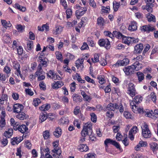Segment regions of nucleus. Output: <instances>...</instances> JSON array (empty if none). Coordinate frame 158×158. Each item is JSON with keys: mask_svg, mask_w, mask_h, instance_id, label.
<instances>
[{"mask_svg": "<svg viewBox=\"0 0 158 158\" xmlns=\"http://www.w3.org/2000/svg\"><path fill=\"white\" fill-rule=\"evenodd\" d=\"M17 50L18 53L19 55H21L23 52V48L21 46H19L18 48H17Z\"/></svg>", "mask_w": 158, "mask_h": 158, "instance_id": "59", "label": "nucleus"}, {"mask_svg": "<svg viewBox=\"0 0 158 158\" xmlns=\"http://www.w3.org/2000/svg\"><path fill=\"white\" fill-rule=\"evenodd\" d=\"M129 60L127 58L124 59L123 60L118 61L117 63L114 65L115 66L117 65L118 66L120 65L122 66H125L129 64Z\"/></svg>", "mask_w": 158, "mask_h": 158, "instance_id": "14", "label": "nucleus"}, {"mask_svg": "<svg viewBox=\"0 0 158 158\" xmlns=\"http://www.w3.org/2000/svg\"><path fill=\"white\" fill-rule=\"evenodd\" d=\"M91 120L94 123H96L97 121V116L94 113H92L90 114Z\"/></svg>", "mask_w": 158, "mask_h": 158, "instance_id": "45", "label": "nucleus"}, {"mask_svg": "<svg viewBox=\"0 0 158 158\" xmlns=\"http://www.w3.org/2000/svg\"><path fill=\"white\" fill-rule=\"evenodd\" d=\"M146 17L147 18L149 22L152 21L155 22L156 21V18L154 15L150 13H148Z\"/></svg>", "mask_w": 158, "mask_h": 158, "instance_id": "25", "label": "nucleus"}, {"mask_svg": "<svg viewBox=\"0 0 158 158\" xmlns=\"http://www.w3.org/2000/svg\"><path fill=\"white\" fill-rule=\"evenodd\" d=\"M72 97L73 101L76 102H81L82 101L81 97L76 94H74L72 96Z\"/></svg>", "mask_w": 158, "mask_h": 158, "instance_id": "24", "label": "nucleus"}, {"mask_svg": "<svg viewBox=\"0 0 158 158\" xmlns=\"http://www.w3.org/2000/svg\"><path fill=\"white\" fill-rule=\"evenodd\" d=\"M41 101L40 99L38 98H35L33 102V104L35 106H37L40 103Z\"/></svg>", "mask_w": 158, "mask_h": 158, "instance_id": "43", "label": "nucleus"}, {"mask_svg": "<svg viewBox=\"0 0 158 158\" xmlns=\"http://www.w3.org/2000/svg\"><path fill=\"white\" fill-rule=\"evenodd\" d=\"M137 130H138L137 127H133L129 131V134L130 135L131 134H135L137 132Z\"/></svg>", "mask_w": 158, "mask_h": 158, "instance_id": "46", "label": "nucleus"}, {"mask_svg": "<svg viewBox=\"0 0 158 158\" xmlns=\"http://www.w3.org/2000/svg\"><path fill=\"white\" fill-rule=\"evenodd\" d=\"M16 115V117L20 120H23L28 118V115L23 112H20Z\"/></svg>", "mask_w": 158, "mask_h": 158, "instance_id": "17", "label": "nucleus"}, {"mask_svg": "<svg viewBox=\"0 0 158 158\" xmlns=\"http://www.w3.org/2000/svg\"><path fill=\"white\" fill-rule=\"evenodd\" d=\"M56 29L52 31L53 34L57 35L60 34L63 30V28L60 26H57L56 27Z\"/></svg>", "mask_w": 158, "mask_h": 158, "instance_id": "26", "label": "nucleus"}, {"mask_svg": "<svg viewBox=\"0 0 158 158\" xmlns=\"http://www.w3.org/2000/svg\"><path fill=\"white\" fill-rule=\"evenodd\" d=\"M92 133V124L88 122L85 124L81 132L82 136L85 137L86 135L90 136Z\"/></svg>", "mask_w": 158, "mask_h": 158, "instance_id": "1", "label": "nucleus"}, {"mask_svg": "<svg viewBox=\"0 0 158 158\" xmlns=\"http://www.w3.org/2000/svg\"><path fill=\"white\" fill-rule=\"evenodd\" d=\"M45 73L42 70L41 64H39L38 66V70L35 73L36 75L38 76V80L41 81L44 79L45 76H44Z\"/></svg>", "mask_w": 158, "mask_h": 158, "instance_id": "5", "label": "nucleus"}, {"mask_svg": "<svg viewBox=\"0 0 158 158\" xmlns=\"http://www.w3.org/2000/svg\"><path fill=\"white\" fill-rule=\"evenodd\" d=\"M113 8L114 9V11H117L119 8V7L120 6L119 3H118L117 2H116L115 4L113 2Z\"/></svg>", "mask_w": 158, "mask_h": 158, "instance_id": "49", "label": "nucleus"}, {"mask_svg": "<svg viewBox=\"0 0 158 158\" xmlns=\"http://www.w3.org/2000/svg\"><path fill=\"white\" fill-rule=\"evenodd\" d=\"M13 66L14 68L16 69V72L15 73L17 74L18 76V74H19L20 76L22 78L23 77V75L21 74L20 71V64L18 62L15 63H14Z\"/></svg>", "mask_w": 158, "mask_h": 158, "instance_id": "16", "label": "nucleus"}, {"mask_svg": "<svg viewBox=\"0 0 158 158\" xmlns=\"http://www.w3.org/2000/svg\"><path fill=\"white\" fill-rule=\"evenodd\" d=\"M134 69L132 65L125 67L123 69L125 74L127 75L133 74L134 72Z\"/></svg>", "mask_w": 158, "mask_h": 158, "instance_id": "11", "label": "nucleus"}, {"mask_svg": "<svg viewBox=\"0 0 158 158\" xmlns=\"http://www.w3.org/2000/svg\"><path fill=\"white\" fill-rule=\"evenodd\" d=\"M85 80H86L87 82H89L91 83L92 84L95 83V81L93 79H91L89 76H85Z\"/></svg>", "mask_w": 158, "mask_h": 158, "instance_id": "50", "label": "nucleus"}, {"mask_svg": "<svg viewBox=\"0 0 158 158\" xmlns=\"http://www.w3.org/2000/svg\"><path fill=\"white\" fill-rule=\"evenodd\" d=\"M138 79L139 81H141L144 79V74L140 72H138L136 73Z\"/></svg>", "mask_w": 158, "mask_h": 158, "instance_id": "33", "label": "nucleus"}, {"mask_svg": "<svg viewBox=\"0 0 158 158\" xmlns=\"http://www.w3.org/2000/svg\"><path fill=\"white\" fill-rule=\"evenodd\" d=\"M151 3H147L146 5L143 6L142 8L143 10H147L149 12H152L153 10L152 7L153 5H151Z\"/></svg>", "mask_w": 158, "mask_h": 158, "instance_id": "19", "label": "nucleus"}, {"mask_svg": "<svg viewBox=\"0 0 158 158\" xmlns=\"http://www.w3.org/2000/svg\"><path fill=\"white\" fill-rule=\"evenodd\" d=\"M25 91L27 94L30 96H32L34 94L33 92L31 90L29 89H26Z\"/></svg>", "mask_w": 158, "mask_h": 158, "instance_id": "58", "label": "nucleus"}, {"mask_svg": "<svg viewBox=\"0 0 158 158\" xmlns=\"http://www.w3.org/2000/svg\"><path fill=\"white\" fill-rule=\"evenodd\" d=\"M110 144L115 146L117 148L120 149L119 144L115 140H113L110 139H106L104 141V144L106 147L108 146V144Z\"/></svg>", "mask_w": 158, "mask_h": 158, "instance_id": "6", "label": "nucleus"}, {"mask_svg": "<svg viewBox=\"0 0 158 158\" xmlns=\"http://www.w3.org/2000/svg\"><path fill=\"white\" fill-rule=\"evenodd\" d=\"M106 108L109 110L114 111L115 109H118L121 113L123 112L124 111L123 106L121 103L118 105L116 103H110L107 105Z\"/></svg>", "mask_w": 158, "mask_h": 158, "instance_id": "2", "label": "nucleus"}, {"mask_svg": "<svg viewBox=\"0 0 158 158\" xmlns=\"http://www.w3.org/2000/svg\"><path fill=\"white\" fill-rule=\"evenodd\" d=\"M52 152L56 154L59 157H60L61 153V150L59 147H58V148H54L52 151Z\"/></svg>", "mask_w": 158, "mask_h": 158, "instance_id": "34", "label": "nucleus"}, {"mask_svg": "<svg viewBox=\"0 0 158 158\" xmlns=\"http://www.w3.org/2000/svg\"><path fill=\"white\" fill-rule=\"evenodd\" d=\"M43 135L44 139H48L50 137V132L48 130H46L43 132Z\"/></svg>", "mask_w": 158, "mask_h": 158, "instance_id": "36", "label": "nucleus"}, {"mask_svg": "<svg viewBox=\"0 0 158 158\" xmlns=\"http://www.w3.org/2000/svg\"><path fill=\"white\" fill-rule=\"evenodd\" d=\"M124 116L127 118H131L132 116L128 112L124 111Z\"/></svg>", "mask_w": 158, "mask_h": 158, "instance_id": "54", "label": "nucleus"}, {"mask_svg": "<svg viewBox=\"0 0 158 158\" xmlns=\"http://www.w3.org/2000/svg\"><path fill=\"white\" fill-rule=\"evenodd\" d=\"M3 70L7 74L9 73L11 71L10 68L6 66L4 67Z\"/></svg>", "mask_w": 158, "mask_h": 158, "instance_id": "63", "label": "nucleus"}, {"mask_svg": "<svg viewBox=\"0 0 158 158\" xmlns=\"http://www.w3.org/2000/svg\"><path fill=\"white\" fill-rule=\"evenodd\" d=\"M23 107L22 104L17 103L14 105L13 110L14 112L18 113L21 112L23 110Z\"/></svg>", "mask_w": 158, "mask_h": 158, "instance_id": "9", "label": "nucleus"}, {"mask_svg": "<svg viewBox=\"0 0 158 158\" xmlns=\"http://www.w3.org/2000/svg\"><path fill=\"white\" fill-rule=\"evenodd\" d=\"M137 29V26L136 23L135 22H132L131 24L129 25L128 29L131 31H134Z\"/></svg>", "mask_w": 158, "mask_h": 158, "instance_id": "22", "label": "nucleus"}, {"mask_svg": "<svg viewBox=\"0 0 158 158\" xmlns=\"http://www.w3.org/2000/svg\"><path fill=\"white\" fill-rule=\"evenodd\" d=\"M123 41L125 44L129 45L131 42L134 43H136V42H138V39L135 40H134V38L130 37H126L123 36Z\"/></svg>", "mask_w": 158, "mask_h": 158, "instance_id": "8", "label": "nucleus"}, {"mask_svg": "<svg viewBox=\"0 0 158 158\" xmlns=\"http://www.w3.org/2000/svg\"><path fill=\"white\" fill-rule=\"evenodd\" d=\"M7 99V96L6 94H3L0 97V104H3L5 101Z\"/></svg>", "mask_w": 158, "mask_h": 158, "instance_id": "37", "label": "nucleus"}, {"mask_svg": "<svg viewBox=\"0 0 158 158\" xmlns=\"http://www.w3.org/2000/svg\"><path fill=\"white\" fill-rule=\"evenodd\" d=\"M97 24L100 26H103L104 25V20L102 18L99 17L97 19Z\"/></svg>", "mask_w": 158, "mask_h": 158, "instance_id": "41", "label": "nucleus"}, {"mask_svg": "<svg viewBox=\"0 0 158 158\" xmlns=\"http://www.w3.org/2000/svg\"><path fill=\"white\" fill-rule=\"evenodd\" d=\"M81 112L80 109V107L77 106L74 109L73 111L74 114L75 115H77Z\"/></svg>", "mask_w": 158, "mask_h": 158, "instance_id": "51", "label": "nucleus"}, {"mask_svg": "<svg viewBox=\"0 0 158 158\" xmlns=\"http://www.w3.org/2000/svg\"><path fill=\"white\" fill-rule=\"evenodd\" d=\"M64 85L63 82L62 81H54L52 84V86L53 89H57L60 88Z\"/></svg>", "mask_w": 158, "mask_h": 158, "instance_id": "12", "label": "nucleus"}, {"mask_svg": "<svg viewBox=\"0 0 158 158\" xmlns=\"http://www.w3.org/2000/svg\"><path fill=\"white\" fill-rule=\"evenodd\" d=\"M98 44L100 46H105L106 49L109 48L110 47V42L107 39L99 40Z\"/></svg>", "mask_w": 158, "mask_h": 158, "instance_id": "7", "label": "nucleus"}, {"mask_svg": "<svg viewBox=\"0 0 158 158\" xmlns=\"http://www.w3.org/2000/svg\"><path fill=\"white\" fill-rule=\"evenodd\" d=\"M0 124L1 125H0V127L2 128L4 127L6 124L4 118H2V117H1V118Z\"/></svg>", "mask_w": 158, "mask_h": 158, "instance_id": "52", "label": "nucleus"}, {"mask_svg": "<svg viewBox=\"0 0 158 158\" xmlns=\"http://www.w3.org/2000/svg\"><path fill=\"white\" fill-rule=\"evenodd\" d=\"M1 142L3 146L5 147L7 145L8 142L6 138H3L2 139Z\"/></svg>", "mask_w": 158, "mask_h": 158, "instance_id": "55", "label": "nucleus"}, {"mask_svg": "<svg viewBox=\"0 0 158 158\" xmlns=\"http://www.w3.org/2000/svg\"><path fill=\"white\" fill-rule=\"evenodd\" d=\"M33 41H28L27 43V49L30 50L33 48Z\"/></svg>", "mask_w": 158, "mask_h": 158, "instance_id": "38", "label": "nucleus"}, {"mask_svg": "<svg viewBox=\"0 0 158 158\" xmlns=\"http://www.w3.org/2000/svg\"><path fill=\"white\" fill-rule=\"evenodd\" d=\"M39 118L41 122H42L47 119V117L45 114L42 113L40 114Z\"/></svg>", "mask_w": 158, "mask_h": 158, "instance_id": "39", "label": "nucleus"}, {"mask_svg": "<svg viewBox=\"0 0 158 158\" xmlns=\"http://www.w3.org/2000/svg\"><path fill=\"white\" fill-rule=\"evenodd\" d=\"M100 63L102 65L105 66L107 64L106 60L104 58H102L100 61Z\"/></svg>", "mask_w": 158, "mask_h": 158, "instance_id": "62", "label": "nucleus"}, {"mask_svg": "<svg viewBox=\"0 0 158 158\" xmlns=\"http://www.w3.org/2000/svg\"><path fill=\"white\" fill-rule=\"evenodd\" d=\"M28 130V127L25 125H22L19 128V131L22 133L27 132Z\"/></svg>", "mask_w": 158, "mask_h": 158, "instance_id": "27", "label": "nucleus"}, {"mask_svg": "<svg viewBox=\"0 0 158 158\" xmlns=\"http://www.w3.org/2000/svg\"><path fill=\"white\" fill-rule=\"evenodd\" d=\"M22 151L21 148L19 147L17 148V152L16 153V155L17 156H19V158H21L22 156L21 154Z\"/></svg>", "mask_w": 158, "mask_h": 158, "instance_id": "53", "label": "nucleus"}, {"mask_svg": "<svg viewBox=\"0 0 158 158\" xmlns=\"http://www.w3.org/2000/svg\"><path fill=\"white\" fill-rule=\"evenodd\" d=\"M143 98L142 97L137 96H135L133 99V102H135V104H139L142 100Z\"/></svg>", "mask_w": 158, "mask_h": 158, "instance_id": "31", "label": "nucleus"}, {"mask_svg": "<svg viewBox=\"0 0 158 158\" xmlns=\"http://www.w3.org/2000/svg\"><path fill=\"white\" fill-rule=\"evenodd\" d=\"M13 131L12 128L9 129L8 131H5L3 135L6 138H10L13 134Z\"/></svg>", "mask_w": 158, "mask_h": 158, "instance_id": "23", "label": "nucleus"}, {"mask_svg": "<svg viewBox=\"0 0 158 158\" xmlns=\"http://www.w3.org/2000/svg\"><path fill=\"white\" fill-rule=\"evenodd\" d=\"M72 11L70 9H68L66 11V14L67 15V19L69 18L70 16L72 15Z\"/></svg>", "mask_w": 158, "mask_h": 158, "instance_id": "47", "label": "nucleus"}, {"mask_svg": "<svg viewBox=\"0 0 158 158\" xmlns=\"http://www.w3.org/2000/svg\"><path fill=\"white\" fill-rule=\"evenodd\" d=\"M114 37L115 36L118 39L123 38V35L120 32L116 31H114L113 32Z\"/></svg>", "mask_w": 158, "mask_h": 158, "instance_id": "32", "label": "nucleus"}, {"mask_svg": "<svg viewBox=\"0 0 158 158\" xmlns=\"http://www.w3.org/2000/svg\"><path fill=\"white\" fill-rule=\"evenodd\" d=\"M150 96L152 100L155 103H156V97L155 93L154 92L151 93Z\"/></svg>", "mask_w": 158, "mask_h": 158, "instance_id": "42", "label": "nucleus"}, {"mask_svg": "<svg viewBox=\"0 0 158 158\" xmlns=\"http://www.w3.org/2000/svg\"><path fill=\"white\" fill-rule=\"evenodd\" d=\"M151 148L153 151H156L158 149V145L155 142H154L151 145Z\"/></svg>", "mask_w": 158, "mask_h": 158, "instance_id": "40", "label": "nucleus"}, {"mask_svg": "<svg viewBox=\"0 0 158 158\" xmlns=\"http://www.w3.org/2000/svg\"><path fill=\"white\" fill-rule=\"evenodd\" d=\"M143 47L142 44H137L134 47V52L135 54L140 53L143 50Z\"/></svg>", "mask_w": 158, "mask_h": 158, "instance_id": "13", "label": "nucleus"}, {"mask_svg": "<svg viewBox=\"0 0 158 158\" xmlns=\"http://www.w3.org/2000/svg\"><path fill=\"white\" fill-rule=\"evenodd\" d=\"M142 128V133L143 136L146 138H149L151 136V132L148 128V125L145 123L143 127Z\"/></svg>", "mask_w": 158, "mask_h": 158, "instance_id": "4", "label": "nucleus"}, {"mask_svg": "<svg viewBox=\"0 0 158 158\" xmlns=\"http://www.w3.org/2000/svg\"><path fill=\"white\" fill-rule=\"evenodd\" d=\"M79 149L81 152H86L89 150L88 147L85 144H81L79 146Z\"/></svg>", "mask_w": 158, "mask_h": 158, "instance_id": "28", "label": "nucleus"}, {"mask_svg": "<svg viewBox=\"0 0 158 158\" xmlns=\"http://www.w3.org/2000/svg\"><path fill=\"white\" fill-rule=\"evenodd\" d=\"M22 140L21 137L19 138H17V137L13 138L11 139V143L12 145H14L16 144H18L21 142Z\"/></svg>", "mask_w": 158, "mask_h": 158, "instance_id": "21", "label": "nucleus"}, {"mask_svg": "<svg viewBox=\"0 0 158 158\" xmlns=\"http://www.w3.org/2000/svg\"><path fill=\"white\" fill-rule=\"evenodd\" d=\"M47 74V76L49 78L52 79H56V75H57L55 73L52 71L50 70Z\"/></svg>", "mask_w": 158, "mask_h": 158, "instance_id": "29", "label": "nucleus"}, {"mask_svg": "<svg viewBox=\"0 0 158 158\" xmlns=\"http://www.w3.org/2000/svg\"><path fill=\"white\" fill-rule=\"evenodd\" d=\"M39 86L40 88L43 90H44L46 89V86L44 83L43 81H41L40 82L39 84Z\"/></svg>", "mask_w": 158, "mask_h": 158, "instance_id": "57", "label": "nucleus"}, {"mask_svg": "<svg viewBox=\"0 0 158 158\" xmlns=\"http://www.w3.org/2000/svg\"><path fill=\"white\" fill-rule=\"evenodd\" d=\"M140 30L142 32H149L151 31H153L154 29L153 27L149 25H144L141 27Z\"/></svg>", "mask_w": 158, "mask_h": 158, "instance_id": "15", "label": "nucleus"}, {"mask_svg": "<svg viewBox=\"0 0 158 158\" xmlns=\"http://www.w3.org/2000/svg\"><path fill=\"white\" fill-rule=\"evenodd\" d=\"M99 56L98 54H96L94 56V58H92L91 60L94 63L97 62L99 61Z\"/></svg>", "mask_w": 158, "mask_h": 158, "instance_id": "44", "label": "nucleus"}, {"mask_svg": "<svg viewBox=\"0 0 158 158\" xmlns=\"http://www.w3.org/2000/svg\"><path fill=\"white\" fill-rule=\"evenodd\" d=\"M62 134V130L59 127H57L53 132L54 135L56 138H59Z\"/></svg>", "mask_w": 158, "mask_h": 158, "instance_id": "20", "label": "nucleus"}, {"mask_svg": "<svg viewBox=\"0 0 158 158\" xmlns=\"http://www.w3.org/2000/svg\"><path fill=\"white\" fill-rule=\"evenodd\" d=\"M105 35L108 36L110 38L113 39L114 37L113 33L112 34L109 31H105L104 32Z\"/></svg>", "mask_w": 158, "mask_h": 158, "instance_id": "48", "label": "nucleus"}, {"mask_svg": "<svg viewBox=\"0 0 158 158\" xmlns=\"http://www.w3.org/2000/svg\"><path fill=\"white\" fill-rule=\"evenodd\" d=\"M39 60L40 61V62H41V64H41V66H42V65H43L44 66V67H46L47 66V62L45 60V59H43L42 57H39Z\"/></svg>", "mask_w": 158, "mask_h": 158, "instance_id": "35", "label": "nucleus"}, {"mask_svg": "<svg viewBox=\"0 0 158 158\" xmlns=\"http://www.w3.org/2000/svg\"><path fill=\"white\" fill-rule=\"evenodd\" d=\"M132 66L135 71H138L141 69L142 67V65L139 61H136L132 65Z\"/></svg>", "mask_w": 158, "mask_h": 158, "instance_id": "18", "label": "nucleus"}, {"mask_svg": "<svg viewBox=\"0 0 158 158\" xmlns=\"http://www.w3.org/2000/svg\"><path fill=\"white\" fill-rule=\"evenodd\" d=\"M85 158H95L94 155L92 153H89L85 156Z\"/></svg>", "mask_w": 158, "mask_h": 158, "instance_id": "64", "label": "nucleus"}, {"mask_svg": "<svg viewBox=\"0 0 158 158\" xmlns=\"http://www.w3.org/2000/svg\"><path fill=\"white\" fill-rule=\"evenodd\" d=\"M1 22L3 26L5 28H7V27H10L11 26V24L10 23V22L7 23L6 20L2 19L1 20Z\"/></svg>", "mask_w": 158, "mask_h": 158, "instance_id": "30", "label": "nucleus"}, {"mask_svg": "<svg viewBox=\"0 0 158 158\" xmlns=\"http://www.w3.org/2000/svg\"><path fill=\"white\" fill-rule=\"evenodd\" d=\"M70 89L72 92H74L75 90L76 84L75 82L72 83L70 84Z\"/></svg>", "mask_w": 158, "mask_h": 158, "instance_id": "60", "label": "nucleus"}, {"mask_svg": "<svg viewBox=\"0 0 158 158\" xmlns=\"http://www.w3.org/2000/svg\"><path fill=\"white\" fill-rule=\"evenodd\" d=\"M128 93L131 96L133 97L135 95V89L134 84L130 83L128 85Z\"/></svg>", "mask_w": 158, "mask_h": 158, "instance_id": "10", "label": "nucleus"}, {"mask_svg": "<svg viewBox=\"0 0 158 158\" xmlns=\"http://www.w3.org/2000/svg\"><path fill=\"white\" fill-rule=\"evenodd\" d=\"M88 48H89V47L88 44L86 43H84L81 48V49L85 50L88 49Z\"/></svg>", "mask_w": 158, "mask_h": 158, "instance_id": "61", "label": "nucleus"}, {"mask_svg": "<svg viewBox=\"0 0 158 158\" xmlns=\"http://www.w3.org/2000/svg\"><path fill=\"white\" fill-rule=\"evenodd\" d=\"M16 28L18 30V31L22 32L23 31L24 29V27H23L21 25H17L16 26Z\"/></svg>", "mask_w": 158, "mask_h": 158, "instance_id": "56", "label": "nucleus"}, {"mask_svg": "<svg viewBox=\"0 0 158 158\" xmlns=\"http://www.w3.org/2000/svg\"><path fill=\"white\" fill-rule=\"evenodd\" d=\"M76 8L78 9L76 13V17L77 19H79L85 13L87 9L86 7H81L78 5H76Z\"/></svg>", "mask_w": 158, "mask_h": 158, "instance_id": "3", "label": "nucleus"}]
</instances>
